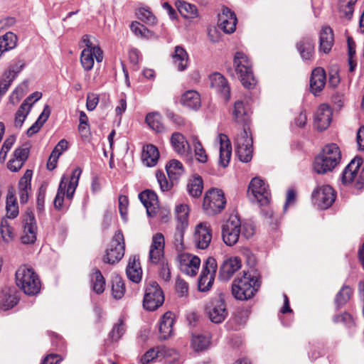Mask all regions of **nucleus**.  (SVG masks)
Here are the masks:
<instances>
[{
    "instance_id": "f257e3e1",
    "label": "nucleus",
    "mask_w": 364,
    "mask_h": 364,
    "mask_svg": "<svg viewBox=\"0 0 364 364\" xmlns=\"http://www.w3.org/2000/svg\"><path fill=\"white\" fill-rule=\"evenodd\" d=\"M260 286L261 280L259 275L244 272L242 276L234 279L232 294L237 300H249L259 291Z\"/></svg>"
},
{
    "instance_id": "f03ea898",
    "label": "nucleus",
    "mask_w": 364,
    "mask_h": 364,
    "mask_svg": "<svg viewBox=\"0 0 364 364\" xmlns=\"http://www.w3.org/2000/svg\"><path fill=\"white\" fill-rule=\"evenodd\" d=\"M341 160V152L336 144L326 145L322 151L315 158L314 169L318 173H326L333 171Z\"/></svg>"
},
{
    "instance_id": "7ed1b4c3",
    "label": "nucleus",
    "mask_w": 364,
    "mask_h": 364,
    "mask_svg": "<svg viewBox=\"0 0 364 364\" xmlns=\"http://www.w3.org/2000/svg\"><path fill=\"white\" fill-rule=\"evenodd\" d=\"M16 285L27 295L33 296L39 293L41 283L38 275L30 267H20L16 272Z\"/></svg>"
},
{
    "instance_id": "20e7f679",
    "label": "nucleus",
    "mask_w": 364,
    "mask_h": 364,
    "mask_svg": "<svg viewBox=\"0 0 364 364\" xmlns=\"http://www.w3.org/2000/svg\"><path fill=\"white\" fill-rule=\"evenodd\" d=\"M81 173L82 169L77 167L73 171L70 178L65 176L62 177L53 202L56 209L60 210L62 208L65 194H66V198L68 200L73 199L76 188L78 186Z\"/></svg>"
},
{
    "instance_id": "39448f33",
    "label": "nucleus",
    "mask_w": 364,
    "mask_h": 364,
    "mask_svg": "<svg viewBox=\"0 0 364 364\" xmlns=\"http://www.w3.org/2000/svg\"><path fill=\"white\" fill-rule=\"evenodd\" d=\"M363 159L360 157L355 156L348 164L342 173V183L344 185L361 190L364 188V165H362Z\"/></svg>"
},
{
    "instance_id": "423d86ee",
    "label": "nucleus",
    "mask_w": 364,
    "mask_h": 364,
    "mask_svg": "<svg viewBox=\"0 0 364 364\" xmlns=\"http://www.w3.org/2000/svg\"><path fill=\"white\" fill-rule=\"evenodd\" d=\"M233 65L242 85L247 89H252L257 80L253 75L252 63L248 57L242 52H237L234 57Z\"/></svg>"
},
{
    "instance_id": "0eeeda50",
    "label": "nucleus",
    "mask_w": 364,
    "mask_h": 364,
    "mask_svg": "<svg viewBox=\"0 0 364 364\" xmlns=\"http://www.w3.org/2000/svg\"><path fill=\"white\" fill-rule=\"evenodd\" d=\"M125 252V242L124 234L121 230H117L113 236L109 247L106 250L102 257L104 263L115 264L124 257Z\"/></svg>"
},
{
    "instance_id": "6e6552de",
    "label": "nucleus",
    "mask_w": 364,
    "mask_h": 364,
    "mask_svg": "<svg viewBox=\"0 0 364 364\" xmlns=\"http://www.w3.org/2000/svg\"><path fill=\"white\" fill-rule=\"evenodd\" d=\"M205 311L213 323L223 322L228 314L225 295L220 293L218 296L211 298L205 306Z\"/></svg>"
},
{
    "instance_id": "1a4fd4ad",
    "label": "nucleus",
    "mask_w": 364,
    "mask_h": 364,
    "mask_svg": "<svg viewBox=\"0 0 364 364\" xmlns=\"http://www.w3.org/2000/svg\"><path fill=\"white\" fill-rule=\"evenodd\" d=\"M164 301V293L155 281L146 282L143 306L147 311H155L160 307Z\"/></svg>"
},
{
    "instance_id": "9d476101",
    "label": "nucleus",
    "mask_w": 364,
    "mask_h": 364,
    "mask_svg": "<svg viewBox=\"0 0 364 364\" xmlns=\"http://www.w3.org/2000/svg\"><path fill=\"white\" fill-rule=\"evenodd\" d=\"M226 200L222 190L212 188L206 192L203 208L206 214L214 215L220 213L225 207Z\"/></svg>"
},
{
    "instance_id": "9b49d317",
    "label": "nucleus",
    "mask_w": 364,
    "mask_h": 364,
    "mask_svg": "<svg viewBox=\"0 0 364 364\" xmlns=\"http://www.w3.org/2000/svg\"><path fill=\"white\" fill-rule=\"evenodd\" d=\"M236 154L240 161L247 163L252 160V138L249 128L244 127L235 139Z\"/></svg>"
},
{
    "instance_id": "f8f14e48",
    "label": "nucleus",
    "mask_w": 364,
    "mask_h": 364,
    "mask_svg": "<svg viewBox=\"0 0 364 364\" xmlns=\"http://www.w3.org/2000/svg\"><path fill=\"white\" fill-rule=\"evenodd\" d=\"M336 192L328 185L318 187L312 193V200L315 205L320 209H327L331 207L336 200Z\"/></svg>"
},
{
    "instance_id": "ddd939ff",
    "label": "nucleus",
    "mask_w": 364,
    "mask_h": 364,
    "mask_svg": "<svg viewBox=\"0 0 364 364\" xmlns=\"http://www.w3.org/2000/svg\"><path fill=\"white\" fill-rule=\"evenodd\" d=\"M248 193L261 205H265L269 201L270 193L268 186L259 178L255 177L251 180Z\"/></svg>"
},
{
    "instance_id": "4468645a",
    "label": "nucleus",
    "mask_w": 364,
    "mask_h": 364,
    "mask_svg": "<svg viewBox=\"0 0 364 364\" xmlns=\"http://www.w3.org/2000/svg\"><path fill=\"white\" fill-rule=\"evenodd\" d=\"M165 240L162 233L158 232L153 235L149 252V262L156 265L166 259L164 256Z\"/></svg>"
},
{
    "instance_id": "2eb2a0df",
    "label": "nucleus",
    "mask_w": 364,
    "mask_h": 364,
    "mask_svg": "<svg viewBox=\"0 0 364 364\" xmlns=\"http://www.w3.org/2000/svg\"><path fill=\"white\" fill-rule=\"evenodd\" d=\"M178 267L186 275L195 277L199 269L200 259L198 256L183 253L178 257Z\"/></svg>"
},
{
    "instance_id": "dca6fc26",
    "label": "nucleus",
    "mask_w": 364,
    "mask_h": 364,
    "mask_svg": "<svg viewBox=\"0 0 364 364\" xmlns=\"http://www.w3.org/2000/svg\"><path fill=\"white\" fill-rule=\"evenodd\" d=\"M95 59L97 63H101L103 60V52L99 46L85 48L82 50L80 63L85 70L89 71L92 69Z\"/></svg>"
},
{
    "instance_id": "f3484780",
    "label": "nucleus",
    "mask_w": 364,
    "mask_h": 364,
    "mask_svg": "<svg viewBox=\"0 0 364 364\" xmlns=\"http://www.w3.org/2000/svg\"><path fill=\"white\" fill-rule=\"evenodd\" d=\"M215 144L219 146V164L223 167L228 166L231 155L232 146L228 136L225 134H218Z\"/></svg>"
},
{
    "instance_id": "a211bd4d",
    "label": "nucleus",
    "mask_w": 364,
    "mask_h": 364,
    "mask_svg": "<svg viewBox=\"0 0 364 364\" xmlns=\"http://www.w3.org/2000/svg\"><path fill=\"white\" fill-rule=\"evenodd\" d=\"M237 17L228 7H224L221 14L218 15V27L226 33H232L236 29Z\"/></svg>"
},
{
    "instance_id": "6ab92c4d",
    "label": "nucleus",
    "mask_w": 364,
    "mask_h": 364,
    "mask_svg": "<svg viewBox=\"0 0 364 364\" xmlns=\"http://www.w3.org/2000/svg\"><path fill=\"white\" fill-rule=\"evenodd\" d=\"M331 119L332 111L331 107L326 104H322L315 112L314 126L320 131L325 130L329 127Z\"/></svg>"
},
{
    "instance_id": "aec40b11",
    "label": "nucleus",
    "mask_w": 364,
    "mask_h": 364,
    "mask_svg": "<svg viewBox=\"0 0 364 364\" xmlns=\"http://www.w3.org/2000/svg\"><path fill=\"white\" fill-rule=\"evenodd\" d=\"M242 267V261L238 257H231L223 261L219 270V278L229 280Z\"/></svg>"
},
{
    "instance_id": "412c9836",
    "label": "nucleus",
    "mask_w": 364,
    "mask_h": 364,
    "mask_svg": "<svg viewBox=\"0 0 364 364\" xmlns=\"http://www.w3.org/2000/svg\"><path fill=\"white\" fill-rule=\"evenodd\" d=\"M139 198L150 218L156 216L159 210V200L156 193L151 190H145L139 194Z\"/></svg>"
},
{
    "instance_id": "4be33fe9",
    "label": "nucleus",
    "mask_w": 364,
    "mask_h": 364,
    "mask_svg": "<svg viewBox=\"0 0 364 364\" xmlns=\"http://www.w3.org/2000/svg\"><path fill=\"white\" fill-rule=\"evenodd\" d=\"M210 85L228 101L230 98V87L228 80L219 73H214L209 76Z\"/></svg>"
},
{
    "instance_id": "5701e85b",
    "label": "nucleus",
    "mask_w": 364,
    "mask_h": 364,
    "mask_svg": "<svg viewBox=\"0 0 364 364\" xmlns=\"http://www.w3.org/2000/svg\"><path fill=\"white\" fill-rule=\"evenodd\" d=\"M171 144L173 150L179 155L188 158L191 155L190 145L185 136L179 133L174 132L171 137Z\"/></svg>"
},
{
    "instance_id": "b1692460",
    "label": "nucleus",
    "mask_w": 364,
    "mask_h": 364,
    "mask_svg": "<svg viewBox=\"0 0 364 364\" xmlns=\"http://www.w3.org/2000/svg\"><path fill=\"white\" fill-rule=\"evenodd\" d=\"M126 274L129 280L139 283L142 278V269L139 255L131 256L126 268Z\"/></svg>"
},
{
    "instance_id": "393cba45",
    "label": "nucleus",
    "mask_w": 364,
    "mask_h": 364,
    "mask_svg": "<svg viewBox=\"0 0 364 364\" xmlns=\"http://www.w3.org/2000/svg\"><path fill=\"white\" fill-rule=\"evenodd\" d=\"M296 47L304 61L311 62L314 60V43L311 38H302L297 42Z\"/></svg>"
},
{
    "instance_id": "a878e982",
    "label": "nucleus",
    "mask_w": 364,
    "mask_h": 364,
    "mask_svg": "<svg viewBox=\"0 0 364 364\" xmlns=\"http://www.w3.org/2000/svg\"><path fill=\"white\" fill-rule=\"evenodd\" d=\"M334 43L333 32L328 26H323L319 34V51L328 53Z\"/></svg>"
},
{
    "instance_id": "bb28decb",
    "label": "nucleus",
    "mask_w": 364,
    "mask_h": 364,
    "mask_svg": "<svg viewBox=\"0 0 364 364\" xmlns=\"http://www.w3.org/2000/svg\"><path fill=\"white\" fill-rule=\"evenodd\" d=\"M173 65L178 71H184L189 65V57L186 49L181 46H176L171 55Z\"/></svg>"
},
{
    "instance_id": "cd10ccee",
    "label": "nucleus",
    "mask_w": 364,
    "mask_h": 364,
    "mask_svg": "<svg viewBox=\"0 0 364 364\" xmlns=\"http://www.w3.org/2000/svg\"><path fill=\"white\" fill-rule=\"evenodd\" d=\"M23 64L11 66L4 73L0 81V100L1 96L6 92L17 74L21 70Z\"/></svg>"
},
{
    "instance_id": "c85d7f7f",
    "label": "nucleus",
    "mask_w": 364,
    "mask_h": 364,
    "mask_svg": "<svg viewBox=\"0 0 364 364\" xmlns=\"http://www.w3.org/2000/svg\"><path fill=\"white\" fill-rule=\"evenodd\" d=\"M174 323V314L171 311L166 312L159 323L160 338L166 340L168 338L173 332V326Z\"/></svg>"
},
{
    "instance_id": "c756f323",
    "label": "nucleus",
    "mask_w": 364,
    "mask_h": 364,
    "mask_svg": "<svg viewBox=\"0 0 364 364\" xmlns=\"http://www.w3.org/2000/svg\"><path fill=\"white\" fill-rule=\"evenodd\" d=\"M326 84V73L323 68H316L312 73L310 79V88L311 92L316 95L322 90Z\"/></svg>"
},
{
    "instance_id": "7c9ffc66",
    "label": "nucleus",
    "mask_w": 364,
    "mask_h": 364,
    "mask_svg": "<svg viewBox=\"0 0 364 364\" xmlns=\"http://www.w3.org/2000/svg\"><path fill=\"white\" fill-rule=\"evenodd\" d=\"M159 158V151L156 146L153 144L144 146L141 159L146 166L152 167L156 165Z\"/></svg>"
},
{
    "instance_id": "2f4dec72",
    "label": "nucleus",
    "mask_w": 364,
    "mask_h": 364,
    "mask_svg": "<svg viewBox=\"0 0 364 364\" xmlns=\"http://www.w3.org/2000/svg\"><path fill=\"white\" fill-rule=\"evenodd\" d=\"M181 104L193 110H197L201 105L200 96L196 90H188L181 97Z\"/></svg>"
},
{
    "instance_id": "473e14b6",
    "label": "nucleus",
    "mask_w": 364,
    "mask_h": 364,
    "mask_svg": "<svg viewBox=\"0 0 364 364\" xmlns=\"http://www.w3.org/2000/svg\"><path fill=\"white\" fill-rule=\"evenodd\" d=\"M353 295V289L348 285H343L334 298V304L336 310L345 306L351 299Z\"/></svg>"
},
{
    "instance_id": "72a5a7b5",
    "label": "nucleus",
    "mask_w": 364,
    "mask_h": 364,
    "mask_svg": "<svg viewBox=\"0 0 364 364\" xmlns=\"http://www.w3.org/2000/svg\"><path fill=\"white\" fill-rule=\"evenodd\" d=\"M232 117L235 122L245 125L249 119L247 107L243 101L237 100L235 102L232 109Z\"/></svg>"
},
{
    "instance_id": "f704fd0d",
    "label": "nucleus",
    "mask_w": 364,
    "mask_h": 364,
    "mask_svg": "<svg viewBox=\"0 0 364 364\" xmlns=\"http://www.w3.org/2000/svg\"><path fill=\"white\" fill-rule=\"evenodd\" d=\"M91 288L97 294H101L105 289V279L100 270L96 267L92 269L90 274Z\"/></svg>"
},
{
    "instance_id": "c9c22d12",
    "label": "nucleus",
    "mask_w": 364,
    "mask_h": 364,
    "mask_svg": "<svg viewBox=\"0 0 364 364\" xmlns=\"http://www.w3.org/2000/svg\"><path fill=\"white\" fill-rule=\"evenodd\" d=\"M212 240L211 229H196L194 233V242L198 248L206 249Z\"/></svg>"
},
{
    "instance_id": "e433bc0d",
    "label": "nucleus",
    "mask_w": 364,
    "mask_h": 364,
    "mask_svg": "<svg viewBox=\"0 0 364 364\" xmlns=\"http://www.w3.org/2000/svg\"><path fill=\"white\" fill-rule=\"evenodd\" d=\"M148 126L157 133H161L165 131V127L162 123L161 114L158 112L148 113L145 118Z\"/></svg>"
},
{
    "instance_id": "4c0bfd02",
    "label": "nucleus",
    "mask_w": 364,
    "mask_h": 364,
    "mask_svg": "<svg viewBox=\"0 0 364 364\" xmlns=\"http://www.w3.org/2000/svg\"><path fill=\"white\" fill-rule=\"evenodd\" d=\"M17 36L12 32H7L0 37V58L2 55L16 46Z\"/></svg>"
},
{
    "instance_id": "58836bf2",
    "label": "nucleus",
    "mask_w": 364,
    "mask_h": 364,
    "mask_svg": "<svg viewBox=\"0 0 364 364\" xmlns=\"http://www.w3.org/2000/svg\"><path fill=\"white\" fill-rule=\"evenodd\" d=\"M166 355V348L164 346H156L148 350L141 358V364H149L159 356Z\"/></svg>"
},
{
    "instance_id": "ea45409f",
    "label": "nucleus",
    "mask_w": 364,
    "mask_h": 364,
    "mask_svg": "<svg viewBox=\"0 0 364 364\" xmlns=\"http://www.w3.org/2000/svg\"><path fill=\"white\" fill-rule=\"evenodd\" d=\"M50 114V108L48 105H46L36 122L27 130V135L28 136H31L34 134L37 133L43 127V124L48 120Z\"/></svg>"
},
{
    "instance_id": "a19ab883",
    "label": "nucleus",
    "mask_w": 364,
    "mask_h": 364,
    "mask_svg": "<svg viewBox=\"0 0 364 364\" xmlns=\"http://www.w3.org/2000/svg\"><path fill=\"white\" fill-rule=\"evenodd\" d=\"M190 209L186 204H178L175 208V215L178 223L182 227L186 228L188 225V216Z\"/></svg>"
},
{
    "instance_id": "79ce46f5",
    "label": "nucleus",
    "mask_w": 364,
    "mask_h": 364,
    "mask_svg": "<svg viewBox=\"0 0 364 364\" xmlns=\"http://www.w3.org/2000/svg\"><path fill=\"white\" fill-rule=\"evenodd\" d=\"M166 169L169 178L171 181L177 180L183 173V164L178 160H171L166 166Z\"/></svg>"
},
{
    "instance_id": "37998d69",
    "label": "nucleus",
    "mask_w": 364,
    "mask_h": 364,
    "mask_svg": "<svg viewBox=\"0 0 364 364\" xmlns=\"http://www.w3.org/2000/svg\"><path fill=\"white\" fill-rule=\"evenodd\" d=\"M125 284L123 279L116 275L112 279V294L116 299H122L125 293Z\"/></svg>"
},
{
    "instance_id": "c03bdc74",
    "label": "nucleus",
    "mask_w": 364,
    "mask_h": 364,
    "mask_svg": "<svg viewBox=\"0 0 364 364\" xmlns=\"http://www.w3.org/2000/svg\"><path fill=\"white\" fill-rule=\"evenodd\" d=\"M176 6L179 13L186 18H194L197 16V9L193 4L178 0L176 1Z\"/></svg>"
},
{
    "instance_id": "a18cd8bd",
    "label": "nucleus",
    "mask_w": 364,
    "mask_h": 364,
    "mask_svg": "<svg viewBox=\"0 0 364 364\" xmlns=\"http://www.w3.org/2000/svg\"><path fill=\"white\" fill-rule=\"evenodd\" d=\"M18 302V299L15 294L7 292L0 294V309L7 311L14 307Z\"/></svg>"
},
{
    "instance_id": "49530a36",
    "label": "nucleus",
    "mask_w": 364,
    "mask_h": 364,
    "mask_svg": "<svg viewBox=\"0 0 364 364\" xmlns=\"http://www.w3.org/2000/svg\"><path fill=\"white\" fill-rule=\"evenodd\" d=\"M203 188V180L199 176H194L188 181L187 189L193 197H198L201 195Z\"/></svg>"
},
{
    "instance_id": "de8ad7c7",
    "label": "nucleus",
    "mask_w": 364,
    "mask_h": 364,
    "mask_svg": "<svg viewBox=\"0 0 364 364\" xmlns=\"http://www.w3.org/2000/svg\"><path fill=\"white\" fill-rule=\"evenodd\" d=\"M130 29L136 36L141 38L149 39L154 36L152 31L138 21H133L130 25Z\"/></svg>"
},
{
    "instance_id": "09e8293b",
    "label": "nucleus",
    "mask_w": 364,
    "mask_h": 364,
    "mask_svg": "<svg viewBox=\"0 0 364 364\" xmlns=\"http://www.w3.org/2000/svg\"><path fill=\"white\" fill-rule=\"evenodd\" d=\"M222 237L228 246L235 245L240 237V229H222Z\"/></svg>"
},
{
    "instance_id": "8fccbe9b",
    "label": "nucleus",
    "mask_w": 364,
    "mask_h": 364,
    "mask_svg": "<svg viewBox=\"0 0 364 364\" xmlns=\"http://www.w3.org/2000/svg\"><path fill=\"white\" fill-rule=\"evenodd\" d=\"M191 141L194 148L195 156L200 163H205L208 160V156L205 150L203 149L200 141L196 135L191 136Z\"/></svg>"
},
{
    "instance_id": "3c124183",
    "label": "nucleus",
    "mask_w": 364,
    "mask_h": 364,
    "mask_svg": "<svg viewBox=\"0 0 364 364\" xmlns=\"http://www.w3.org/2000/svg\"><path fill=\"white\" fill-rule=\"evenodd\" d=\"M6 215L9 218H15L18 215V206L16 198L13 193H9L6 198Z\"/></svg>"
},
{
    "instance_id": "603ef678",
    "label": "nucleus",
    "mask_w": 364,
    "mask_h": 364,
    "mask_svg": "<svg viewBox=\"0 0 364 364\" xmlns=\"http://www.w3.org/2000/svg\"><path fill=\"white\" fill-rule=\"evenodd\" d=\"M210 345V339L203 335H193L191 340V346L195 351H203Z\"/></svg>"
},
{
    "instance_id": "864d4df0",
    "label": "nucleus",
    "mask_w": 364,
    "mask_h": 364,
    "mask_svg": "<svg viewBox=\"0 0 364 364\" xmlns=\"http://www.w3.org/2000/svg\"><path fill=\"white\" fill-rule=\"evenodd\" d=\"M358 0H340L339 11L343 16L350 19L354 11V5Z\"/></svg>"
},
{
    "instance_id": "5fc2aeb1",
    "label": "nucleus",
    "mask_w": 364,
    "mask_h": 364,
    "mask_svg": "<svg viewBox=\"0 0 364 364\" xmlns=\"http://www.w3.org/2000/svg\"><path fill=\"white\" fill-rule=\"evenodd\" d=\"M137 18L148 25H154L156 22V17L152 12L146 8H139L136 12Z\"/></svg>"
},
{
    "instance_id": "6e6d98bb",
    "label": "nucleus",
    "mask_w": 364,
    "mask_h": 364,
    "mask_svg": "<svg viewBox=\"0 0 364 364\" xmlns=\"http://www.w3.org/2000/svg\"><path fill=\"white\" fill-rule=\"evenodd\" d=\"M215 277L211 275L205 276L204 273L200 274L198 282V290L203 292L209 291L214 283Z\"/></svg>"
},
{
    "instance_id": "4d7b16f0",
    "label": "nucleus",
    "mask_w": 364,
    "mask_h": 364,
    "mask_svg": "<svg viewBox=\"0 0 364 364\" xmlns=\"http://www.w3.org/2000/svg\"><path fill=\"white\" fill-rule=\"evenodd\" d=\"M218 264L216 259L212 257H209L206 259L200 274H203L205 276H213L215 277Z\"/></svg>"
},
{
    "instance_id": "13d9d810",
    "label": "nucleus",
    "mask_w": 364,
    "mask_h": 364,
    "mask_svg": "<svg viewBox=\"0 0 364 364\" xmlns=\"http://www.w3.org/2000/svg\"><path fill=\"white\" fill-rule=\"evenodd\" d=\"M333 321L335 323H342L348 327H351L355 325L353 316L347 311L335 315L333 317Z\"/></svg>"
},
{
    "instance_id": "bf43d9fd",
    "label": "nucleus",
    "mask_w": 364,
    "mask_h": 364,
    "mask_svg": "<svg viewBox=\"0 0 364 364\" xmlns=\"http://www.w3.org/2000/svg\"><path fill=\"white\" fill-rule=\"evenodd\" d=\"M159 276L166 282H168L171 278V266L167 259L161 263H158Z\"/></svg>"
},
{
    "instance_id": "052dcab7",
    "label": "nucleus",
    "mask_w": 364,
    "mask_h": 364,
    "mask_svg": "<svg viewBox=\"0 0 364 364\" xmlns=\"http://www.w3.org/2000/svg\"><path fill=\"white\" fill-rule=\"evenodd\" d=\"M33 172L31 170H26L24 175L20 178L18 182V191H31V181L32 178Z\"/></svg>"
},
{
    "instance_id": "680f3d73",
    "label": "nucleus",
    "mask_w": 364,
    "mask_h": 364,
    "mask_svg": "<svg viewBox=\"0 0 364 364\" xmlns=\"http://www.w3.org/2000/svg\"><path fill=\"white\" fill-rule=\"evenodd\" d=\"M156 177L162 192L168 191L171 188L172 183L168 181L163 172H156Z\"/></svg>"
},
{
    "instance_id": "e2e57ef3",
    "label": "nucleus",
    "mask_w": 364,
    "mask_h": 364,
    "mask_svg": "<svg viewBox=\"0 0 364 364\" xmlns=\"http://www.w3.org/2000/svg\"><path fill=\"white\" fill-rule=\"evenodd\" d=\"M129 200L126 196L121 195L119 197V210L124 221L127 220Z\"/></svg>"
},
{
    "instance_id": "0e129e2a",
    "label": "nucleus",
    "mask_w": 364,
    "mask_h": 364,
    "mask_svg": "<svg viewBox=\"0 0 364 364\" xmlns=\"http://www.w3.org/2000/svg\"><path fill=\"white\" fill-rule=\"evenodd\" d=\"M124 331L125 329L124 327L123 321H120L119 323H117L114 326L109 336L112 341H117L122 336Z\"/></svg>"
},
{
    "instance_id": "69168bd1",
    "label": "nucleus",
    "mask_w": 364,
    "mask_h": 364,
    "mask_svg": "<svg viewBox=\"0 0 364 364\" xmlns=\"http://www.w3.org/2000/svg\"><path fill=\"white\" fill-rule=\"evenodd\" d=\"M37 229H24L23 233L21 237V242L23 244H32L36 240Z\"/></svg>"
},
{
    "instance_id": "338daca9",
    "label": "nucleus",
    "mask_w": 364,
    "mask_h": 364,
    "mask_svg": "<svg viewBox=\"0 0 364 364\" xmlns=\"http://www.w3.org/2000/svg\"><path fill=\"white\" fill-rule=\"evenodd\" d=\"M242 222L237 213H231L222 228H241Z\"/></svg>"
},
{
    "instance_id": "774afa93",
    "label": "nucleus",
    "mask_w": 364,
    "mask_h": 364,
    "mask_svg": "<svg viewBox=\"0 0 364 364\" xmlns=\"http://www.w3.org/2000/svg\"><path fill=\"white\" fill-rule=\"evenodd\" d=\"M99 102V95L95 93H88L87 95L86 107L88 111H93Z\"/></svg>"
}]
</instances>
